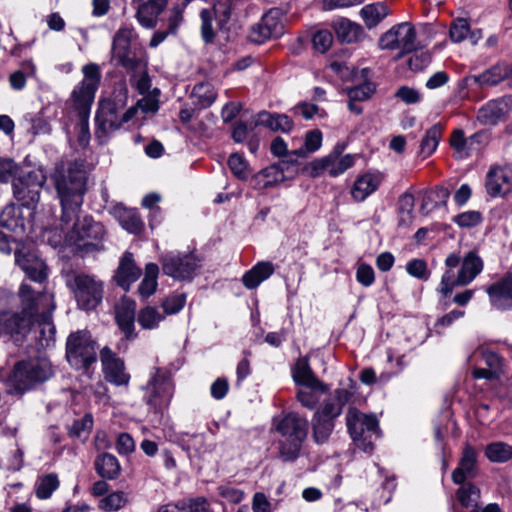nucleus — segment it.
Masks as SVG:
<instances>
[{
	"label": "nucleus",
	"mask_w": 512,
	"mask_h": 512,
	"mask_svg": "<svg viewBox=\"0 0 512 512\" xmlns=\"http://www.w3.org/2000/svg\"><path fill=\"white\" fill-rule=\"evenodd\" d=\"M141 275V269L134 262L133 255L126 252L120 261L115 280L119 286L128 290L130 285L138 280Z\"/></svg>",
	"instance_id": "393cba45"
},
{
	"label": "nucleus",
	"mask_w": 512,
	"mask_h": 512,
	"mask_svg": "<svg viewBox=\"0 0 512 512\" xmlns=\"http://www.w3.org/2000/svg\"><path fill=\"white\" fill-rule=\"evenodd\" d=\"M449 197V191L445 188H437L434 191L427 193L420 207V210L424 214H428L434 208L438 206V201L445 203Z\"/></svg>",
	"instance_id": "8fccbe9b"
},
{
	"label": "nucleus",
	"mask_w": 512,
	"mask_h": 512,
	"mask_svg": "<svg viewBox=\"0 0 512 512\" xmlns=\"http://www.w3.org/2000/svg\"><path fill=\"white\" fill-rule=\"evenodd\" d=\"M124 106L125 103L121 99L119 101L107 99L100 102L95 130V138L99 144H106L109 136L136 114V108L124 111Z\"/></svg>",
	"instance_id": "0eeeda50"
},
{
	"label": "nucleus",
	"mask_w": 512,
	"mask_h": 512,
	"mask_svg": "<svg viewBox=\"0 0 512 512\" xmlns=\"http://www.w3.org/2000/svg\"><path fill=\"white\" fill-rule=\"evenodd\" d=\"M111 52L112 59L125 69L144 66L145 51L133 27H121L115 33Z\"/></svg>",
	"instance_id": "6e6552de"
},
{
	"label": "nucleus",
	"mask_w": 512,
	"mask_h": 512,
	"mask_svg": "<svg viewBox=\"0 0 512 512\" xmlns=\"http://www.w3.org/2000/svg\"><path fill=\"white\" fill-rule=\"evenodd\" d=\"M128 72L132 73L131 81L140 94H146L151 87V79L147 73V59H144L143 67H128Z\"/></svg>",
	"instance_id": "c03bdc74"
},
{
	"label": "nucleus",
	"mask_w": 512,
	"mask_h": 512,
	"mask_svg": "<svg viewBox=\"0 0 512 512\" xmlns=\"http://www.w3.org/2000/svg\"><path fill=\"white\" fill-rule=\"evenodd\" d=\"M105 378L115 385H125L129 375L124 372V363L107 347L100 352Z\"/></svg>",
	"instance_id": "aec40b11"
},
{
	"label": "nucleus",
	"mask_w": 512,
	"mask_h": 512,
	"mask_svg": "<svg viewBox=\"0 0 512 512\" xmlns=\"http://www.w3.org/2000/svg\"><path fill=\"white\" fill-rule=\"evenodd\" d=\"M128 503V496L122 491L110 493L99 501V508L105 512L122 509Z\"/></svg>",
	"instance_id": "09e8293b"
},
{
	"label": "nucleus",
	"mask_w": 512,
	"mask_h": 512,
	"mask_svg": "<svg viewBox=\"0 0 512 512\" xmlns=\"http://www.w3.org/2000/svg\"><path fill=\"white\" fill-rule=\"evenodd\" d=\"M185 303V293H173L162 301L161 307L166 315H174L183 309Z\"/></svg>",
	"instance_id": "864d4df0"
},
{
	"label": "nucleus",
	"mask_w": 512,
	"mask_h": 512,
	"mask_svg": "<svg viewBox=\"0 0 512 512\" xmlns=\"http://www.w3.org/2000/svg\"><path fill=\"white\" fill-rule=\"evenodd\" d=\"M356 279L365 287L371 286L375 281L373 268L366 263H360L357 267Z\"/></svg>",
	"instance_id": "0e129e2a"
},
{
	"label": "nucleus",
	"mask_w": 512,
	"mask_h": 512,
	"mask_svg": "<svg viewBox=\"0 0 512 512\" xmlns=\"http://www.w3.org/2000/svg\"><path fill=\"white\" fill-rule=\"evenodd\" d=\"M273 272L274 266L271 262L261 261L243 275L242 282L246 288L254 289L268 279Z\"/></svg>",
	"instance_id": "7c9ffc66"
},
{
	"label": "nucleus",
	"mask_w": 512,
	"mask_h": 512,
	"mask_svg": "<svg viewBox=\"0 0 512 512\" xmlns=\"http://www.w3.org/2000/svg\"><path fill=\"white\" fill-rule=\"evenodd\" d=\"M145 391V401L153 409L168 406L174 391L168 372L157 369L148 382Z\"/></svg>",
	"instance_id": "ddd939ff"
},
{
	"label": "nucleus",
	"mask_w": 512,
	"mask_h": 512,
	"mask_svg": "<svg viewBox=\"0 0 512 512\" xmlns=\"http://www.w3.org/2000/svg\"><path fill=\"white\" fill-rule=\"evenodd\" d=\"M137 320L143 329L153 330L159 327L164 315L156 307L146 306L139 310Z\"/></svg>",
	"instance_id": "79ce46f5"
},
{
	"label": "nucleus",
	"mask_w": 512,
	"mask_h": 512,
	"mask_svg": "<svg viewBox=\"0 0 512 512\" xmlns=\"http://www.w3.org/2000/svg\"><path fill=\"white\" fill-rule=\"evenodd\" d=\"M379 47L383 50L398 51V57L416 49V31L409 22H402L391 27L379 39Z\"/></svg>",
	"instance_id": "f8f14e48"
},
{
	"label": "nucleus",
	"mask_w": 512,
	"mask_h": 512,
	"mask_svg": "<svg viewBox=\"0 0 512 512\" xmlns=\"http://www.w3.org/2000/svg\"><path fill=\"white\" fill-rule=\"evenodd\" d=\"M333 27L337 38L344 43L357 42L363 36L362 27L348 19H340L336 21Z\"/></svg>",
	"instance_id": "f704fd0d"
},
{
	"label": "nucleus",
	"mask_w": 512,
	"mask_h": 512,
	"mask_svg": "<svg viewBox=\"0 0 512 512\" xmlns=\"http://www.w3.org/2000/svg\"><path fill=\"white\" fill-rule=\"evenodd\" d=\"M84 75L81 83L72 91V114L75 116L74 131L79 145L85 147L90 140L89 114L95 92L100 82V70L96 64H87L82 68Z\"/></svg>",
	"instance_id": "7ed1b4c3"
},
{
	"label": "nucleus",
	"mask_w": 512,
	"mask_h": 512,
	"mask_svg": "<svg viewBox=\"0 0 512 512\" xmlns=\"http://www.w3.org/2000/svg\"><path fill=\"white\" fill-rule=\"evenodd\" d=\"M346 425L357 447L364 452H371L374 448V441L380 437L376 416L364 414L356 408H350L346 415Z\"/></svg>",
	"instance_id": "1a4fd4ad"
},
{
	"label": "nucleus",
	"mask_w": 512,
	"mask_h": 512,
	"mask_svg": "<svg viewBox=\"0 0 512 512\" xmlns=\"http://www.w3.org/2000/svg\"><path fill=\"white\" fill-rule=\"evenodd\" d=\"M312 427L315 441L318 443H323L330 436L334 428V423L332 419L315 413L312 420Z\"/></svg>",
	"instance_id": "a18cd8bd"
},
{
	"label": "nucleus",
	"mask_w": 512,
	"mask_h": 512,
	"mask_svg": "<svg viewBox=\"0 0 512 512\" xmlns=\"http://www.w3.org/2000/svg\"><path fill=\"white\" fill-rule=\"evenodd\" d=\"M192 95L197 99L198 104L203 108L212 105L217 97L213 86L208 83L197 84L193 88Z\"/></svg>",
	"instance_id": "3c124183"
},
{
	"label": "nucleus",
	"mask_w": 512,
	"mask_h": 512,
	"mask_svg": "<svg viewBox=\"0 0 512 512\" xmlns=\"http://www.w3.org/2000/svg\"><path fill=\"white\" fill-rule=\"evenodd\" d=\"M512 108V100L507 97L491 100L482 106L477 119L484 125H494L503 120Z\"/></svg>",
	"instance_id": "6ab92c4d"
},
{
	"label": "nucleus",
	"mask_w": 512,
	"mask_h": 512,
	"mask_svg": "<svg viewBox=\"0 0 512 512\" xmlns=\"http://www.w3.org/2000/svg\"><path fill=\"white\" fill-rule=\"evenodd\" d=\"M457 497L463 506L476 508L480 498V490L473 484H467L459 488Z\"/></svg>",
	"instance_id": "603ef678"
},
{
	"label": "nucleus",
	"mask_w": 512,
	"mask_h": 512,
	"mask_svg": "<svg viewBox=\"0 0 512 512\" xmlns=\"http://www.w3.org/2000/svg\"><path fill=\"white\" fill-rule=\"evenodd\" d=\"M283 24L280 12L277 9L270 10L251 28L250 39L252 42L261 44L265 41L282 35Z\"/></svg>",
	"instance_id": "2eb2a0df"
},
{
	"label": "nucleus",
	"mask_w": 512,
	"mask_h": 512,
	"mask_svg": "<svg viewBox=\"0 0 512 512\" xmlns=\"http://www.w3.org/2000/svg\"><path fill=\"white\" fill-rule=\"evenodd\" d=\"M486 190L490 196H503L512 190V169L493 167L487 173Z\"/></svg>",
	"instance_id": "a211bd4d"
},
{
	"label": "nucleus",
	"mask_w": 512,
	"mask_h": 512,
	"mask_svg": "<svg viewBox=\"0 0 512 512\" xmlns=\"http://www.w3.org/2000/svg\"><path fill=\"white\" fill-rule=\"evenodd\" d=\"M274 430L281 435L278 440L279 454L284 461L295 460L308 432V422L296 413L273 419Z\"/></svg>",
	"instance_id": "39448f33"
},
{
	"label": "nucleus",
	"mask_w": 512,
	"mask_h": 512,
	"mask_svg": "<svg viewBox=\"0 0 512 512\" xmlns=\"http://www.w3.org/2000/svg\"><path fill=\"white\" fill-rule=\"evenodd\" d=\"M253 512H272V504L262 492H256L252 499Z\"/></svg>",
	"instance_id": "774afa93"
},
{
	"label": "nucleus",
	"mask_w": 512,
	"mask_h": 512,
	"mask_svg": "<svg viewBox=\"0 0 512 512\" xmlns=\"http://www.w3.org/2000/svg\"><path fill=\"white\" fill-rule=\"evenodd\" d=\"M508 71L509 69L507 65L497 64L473 78L480 86H494L506 79Z\"/></svg>",
	"instance_id": "c9c22d12"
},
{
	"label": "nucleus",
	"mask_w": 512,
	"mask_h": 512,
	"mask_svg": "<svg viewBox=\"0 0 512 512\" xmlns=\"http://www.w3.org/2000/svg\"><path fill=\"white\" fill-rule=\"evenodd\" d=\"M93 427V417L91 414H86L81 419H77L69 428V434L72 437L87 438L88 434Z\"/></svg>",
	"instance_id": "5fc2aeb1"
},
{
	"label": "nucleus",
	"mask_w": 512,
	"mask_h": 512,
	"mask_svg": "<svg viewBox=\"0 0 512 512\" xmlns=\"http://www.w3.org/2000/svg\"><path fill=\"white\" fill-rule=\"evenodd\" d=\"M18 311L0 314V333H21L29 330L40 314L50 313L54 308L53 296L36 291L31 285L22 283L18 289Z\"/></svg>",
	"instance_id": "f03ea898"
},
{
	"label": "nucleus",
	"mask_w": 512,
	"mask_h": 512,
	"mask_svg": "<svg viewBox=\"0 0 512 512\" xmlns=\"http://www.w3.org/2000/svg\"><path fill=\"white\" fill-rule=\"evenodd\" d=\"M360 14L368 28H373L378 25L388 14V7L382 3L377 2L364 6Z\"/></svg>",
	"instance_id": "58836bf2"
},
{
	"label": "nucleus",
	"mask_w": 512,
	"mask_h": 512,
	"mask_svg": "<svg viewBox=\"0 0 512 512\" xmlns=\"http://www.w3.org/2000/svg\"><path fill=\"white\" fill-rule=\"evenodd\" d=\"M312 42L318 52L325 53L333 43V36L328 30H320L313 35Z\"/></svg>",
	"instance_id": "052dcab7"
},
{
	"label": "nucleus",
	"mask_w": 512,
	"mask_h": 512,
	"mask_svg": "<svg viewBox=\"0 0 512 512\" xmlns=\"http://www.w3.org/2000/svg\"><path fill=\"white\" fill-rule=\"evenodd\" d=\"M166 5L167 0H148L141 4L136 12V18L140 25L148 29L155 27L157 18Z\"/></svg>",
	"instance_id": "bb28decb"
},
{
	"label": "nucleus",
	"mask_w": 512,
	"mask_h": 512,
	"mask_svg": "<svg viewBox=\"0 0 512 512\" xmlns=\"http://www.w3.org/2000/svg\"><path fill=\"white\" fill-rule=\"evenodd\" d=\"M59 481L56 475L49 474L41 479L37 486L36 495L40 499L49 498L53 491L57 489Z\"/></svg>",
	"instance_id": "4d7b16f0"
},
{
	"label": "nucleus",
	"mask_w": 512,
	"mask_h": 512,
	"mask_svg": "<svg viewBox=\"0 0 512 512\" xmlns=\"http://www.w3.org/2000/svg\"><path fill=\"white\" fill-rule=\"evenodd\" d=\"M326 158L329 160L328 173L332 177L343 174L346 170L351 168L355 162V156L351 154L340 155L336 150L330 153Z\"/></svg>",
	"instance_id": "e433bc0d"
},
{
	"label": "nucleus",
	"mask_w": 512,
	"mask_h": 512,
	"mask_svg": "<svg viewBox=\"0 0 512 512\" xmlns=\"http://www.w3.org/2000/svg\"><path fill=\"white\" fill-rule=\"evenodd\" d=\"M17 265L33 281L41 283L47 277V267L35 252L19 250L15 253Z\"/></svg>",
	"instance_id": "f3484780"
},
{
	"label": "nucleus",
	"mask_w": 512,
	"mask_h": 512,
	"mask_svg": "<svg viewBox=\"0 0 512 512\" xmlns=\"http://www.w3.org/2000/svg\"><path fill=\"white\" fill-rule=\"evenodd\" d=\"M51 375V364L45 358L18 362L6 379L7 393L23 394L35 384L49 379Z\"/></svg>",
	"instance_id": "423d86ee"
},
{
	"label": "nucleus",
	"mask_w": 512,
	"mask_h": 512,
	"mask_svg": "<svg viewBox=\"0 0 512 512\" xmlns=\"http://www.w3.org/2000/svg\"><path fill=\"white\" fill-rule=\"evenodd\" d=\"M0 226L15 234H22L25 229L22 209L13 204L7 205L0 213Z\"/></svg>",
	"instance_id": "c85d7f7f"
},
{
	"label": "nucleus",
	"mask_w": 512,
	"mask_h": 512,
	"mask_svg": "<svg viewBox=\"0 0 512 512\" xmlns=\"http://www.w3.org/2000/svg\"><path fill=\"white\" fill-rule=\"evenodd\" d=\"M161 263L164 274L178 280L191 278L199 267L198 260L192 253L169 252L163 255Z\"/></svg>",
	"instance_id": "4468645a"
},
{
	"label": "nucleus",
	"mask_w": 512,
	"mask_h": 512,
	"mask_svg": "<svg viewBox=\"0 0 512 512\" xmlns=\"http://www.w3.org/2000/svg\"><path fill=\"white\" fill-rule=\"evenodd\" d=\"M374 92V87L370 83H365L348 90V97L351 101H363L368 99Z\"/></svg>",
	"instance_id": "69168bd1"
},
{
	"label": "nucleus",
	"mask_w": 512,
	"mask_h": 512,
	"mask_svg": "<svg viewBox=\"0 0 512 512\" xmlns=\"http://www.w3.org/2000/svg\"><path fill=\"white\" fill-rule=\"evenodd\" d=\"M256 126H264L274 132H290L294 123L290 117L285 114L270 113L267 111H261L255 118Z\"/></svg>",
	"instance_id": "a878e982"
},
{
	"label": "nucleus",
	"mask_w": 512,
	"mask_h": 512,
	"mask_svg": "<svg viewBox=\"0 0 512 512\" xmlns=\"http://www.w3.org/2000/svg\"><path fill=\"white\" fill-rule=\"evenodd\" d=\"M218 493L222 498L233 504L240 503L245 497L244 491L226 485L219 486Z\"/></svg>",
	"instance_id": "338daca9"
},
{
	"label": "nucleus",
	"mask_w": 512,
	"mask_h": 512,
	"mask_svg": "<svg viewBox=\"0 0 512 512\" xmlns=\"http://www.w3.org/2000/svg\"><path fill=\"white\" fill-rule=\"evenodd\" d=\"M492 306L498 310L512 309V273L487 288Z\"/></svg>",
	"instance_id": "4be33fe9"
},
{
	"label": "nucleus",
	"mask_w": 512,
	"mask_h": 512,
	"mask_svg": "<svg viewBox=\"0 0 512 512\" xmlns=\"http://www.w3.org/2000/svg\"><path fill=\"white\" fill-rule=\"evenodd\" d=\"M469 23L464 18H458L453 21L450 27L449 35L453 42H462L469 34Z\"/></svg>",
	"instance_id": "13d9d810"
},
{
	"label": "nucleus",
	"mask_w": 512,
	"mask_h": 512,
	"mask_svg": "<svg viewBox=\"0 0 512 512\" xmlns=\"http://www.w3.org/2000/svg\"><path fill=\"white\" fill-rule=\"evenodd\" d=\"M415 200L412 194L404 193L399 199V210L401 213L400 224L408 226L412 222V212Z\"/></svg>",
	"instance_id": "6e6d98bb"
},
{
	"label": "nucleus",
	"mask_w": 512,
	"mask_h": 512,
	"mask_svg": "<svg viewBox=\"0 0 512 512\" xmlns=\"http://www.w3.org/2000/svg\"><path fill=\"white\" fill-rule=\"evenodd\" d=\"M228 166L239 179H246L248 177V164L240 154L234 153L230 155Z\"/></svg>",
	"instance_id": "bf43d9fd"
},
{
	"label": "nucleus",
	"mask_w": 512,
	"mask_h": 512,
	"mask_svg": "<svg viewBox=\"0 0 512 512\" xmlns=\"http://www.w3.org/2000/svg\"><path fill=\"white\" fill-rule=\"evenodd\" d=\"M113 214L128 232L137 234L142 231L144 224L135 210L119 205L113 209Z\"/></svg>",
	"instance_id": "72a5a7b5"
},
{
	"label": "nucleus",
	"mask_w": 512,
	"mask_h": 512,
	"mask_svg": "<svg viewBox=\"0 0 512 512\" xmlns=\"http://www.w3.org/2000/svg\"><path fill=\"white\" fill-rule=\"evenodd\" d=\"M448 268L442 275L438 287L444 296L451 294L455 287L469 285L483 270V261L476 252H468L461 261L458 254L452 253L445 259Z\"/></svg>",
	"instance_id": "20e7f679"
},
{
	"label": "nucleus",
	"mask_w": 512,
	"mask_h": 512,
	"mask_svg": "<svg viewBox=\"0 0 512 512\" xmlns=\"http://www.w3.org/2000/svg\"><path fill=\"white\" fill-rule=\"evenodd\" d=\"M97 346L90 333L85 330L69 335L66 342V358L75 369H87L96 361Z\"/></svg>",
	"instance_id": "9b49d317"
},
{
	"label": "nucleus",
	"mask_w": 512,
	"mask_h": 512,
	"mask_svg": "<svg viewBox=\"0 0 512 512\" xmlns=\"http://www.w3.org/2000/svg\"><path fill=\"white\" fill-rule=\"evenodd\" d=\"M135 308V301L127 297H122L115 306V318L117 324L128 339L136 337L134 325Z\"/></svg>",
	"instance_id": "412c9836"
},
{
	"label": "nucleus",
	"mask_w": 512,
	"mask_h": 512,
	"mask_svg": "<svg viewBox=\"0 0 512 512\" xmlns=\"http://www.w3.org/2000/svg\"><path fill=\"white\" fill-rule=\"evenodd\" d=\"M380 182L381 177L377 174L365 173L359 176L351 189L353 199L358 202L364 201L377 190Z\"/></svg>",
	"instance_id": "cd10ccee"
},
{
	"label": "nucleus",
	"mask_w": 512,
	"mask_h": 512,
	"mask_svg": "<svg viewBox=\"0 0 512 512\" xmlns=\"http://www.w3.org/2000/svg\"><path fill=\"white\" fill-rule=\"evenodd\" d=\"M282 166L283 164H272L258 172L253 178L255 188L265 190L295 177V173L283 174Z\"/></svg>",
	"instance_id": "b1692460"
},
{
	"label": "nucleus",
	"mask_w": 512,
	"mask_h": 512,
	"mask_svg": "<svg viewBox=\"0 0 512 512\" xmlns=\"http://www.w3.org/2000/svg\"><path fill=\"white\" fill-rule=\"evenodd\" d=\"M66 285L72 291L78 307L82 310L95 309L103 299V283L95 276L73 273L67 277Z\"/></svg>",
	"instance_id": "9d476101"
},
{
	"label": "nucleus",
	"mask_w": 512,
	"mask_h": 512,
	"mask_svg": "<svg viewBox=\"0 0 512 512\" xmlns=\"http://www.w3.org/2000/svg\"><path fill=\"white\" fill-rule=\"evenodd\" d=\"M86 174L81 164L70 163L57 169L55 186L62 206L61 235L53 244L76 246L83 250H96L105 235L104 226L90 216L79 217L85 192Z\"/></svg>",
	"instance_id": "f257e3e1"
},
{
	"label": "nucleus",
	"mask_w": 512,
	"mask_h": 512,
	"mask_svg": "<svg viewBox=\"0 0 512 512\" xmlns=\"http://www.w3.org/2000/svg\"><path fill=\"white\" fill-rule=\"evenodd\" d=\"M230 17L229 7L219 2L212 7L202 9L200 12L201 34L205 42H211L215 36L214 22L222 26Z\"/></svg>",
	"instance_id": "dca6fc26"
},
{
	"label": "nucleus",
	"mask_w": 512,
	"mask_h": 512,
	"mask_svg": "<svg viewBox=\"0 0 512 512\" xmlns=\"http://www.w3.org/2000/svg\"><path fill=\"white\" fill-rule=\"evenodd\" d=\"M159 268L154 263H148L145 267V276L141 281L138 291L141 297H150L157 288V277Z\"/></svg>",
	"instance_id": "37998d69"
},
{
	"label": "nucleus",
	"mask_w": 512,
	"mask_h": 512,
	"mask_svg": "<svg viewBox=\"0 0 512 512\" xmlns=\"http://www.w3.org/2000/svg\"><path fill=\"white\" fill-rule=\"evenodd\" d=\"M326 390L327 388L323 383L321 388H306L303 386L298 390L297 399L304 407L313 409L319 402L320 396L325 393Z\"/></svg>",
	"instance_id": "de8ad7c7"
},
{
	"label": "nucleus",
	"mask_w": 512,
	"mask_h": 512,
	"mask_svg": "<svg viewBox=\"0 0 512 512\" xmlns=\"http://www.w3.org/2000/svg\"><path fill=\"white\" fill-rule=\"evenodd\" d=\"M485 455L492 462H506L512 459V446L504 442H494L486 447Z\"/></svg>",
	"instance_id": "49530a36"
},
{
	"label": "nucleus",
	"mask_w": 512,
	"mask_h": 512,
	"mask_svg": "<svg viewBox=\"0 0 512 512\" xmlns=\"http://www.w3.org/2000/svg\"><path fill=\"white\" fill-rule=\"evenodd\" d=\"M476 463L477 453L475 449L466 445L459 465L452 472V480L455 484H462L467 478H474L476 476Z\"/></svg>",
	"instance_id": "5701e85b"
},
{
	"label": "nucleus",
	"mask_w": 512,
	"mask_h": 512,
	"mask_svg": "<svg viewBox=\"0 0 512 512\" xmlns=\"http://www.w3.org/2000/svg\"><path fill=\"white\" fill-rule=\"evenodd\" d=\"M322 145V133L318 129L308 131L305 135L304 145L299 149L290 152V156L305 158L308 154L320 149Z\"/></svg>",
	"instance_id": "ea45409f"
},
{
	"label": "nucleus",
	"mask_w": 512,
	"mask_h": 512,
	"mask_svg": "<svg viewBox=\"0 0 512 512\" xmlns=\"http://www.w3.org/2000/svg\"><path fill=\"white\" fill-rule=\"evenodd\" d=\"M350 397L351 393L348 390L336 389L333 399L325 402L322 409L317 411L316 414L334 420L341 414L343 406L349 401Z\"/></svg>",
	"instance_id": "473e14b6"
},
{
	"label": "nucleus",
	"mask_w": 512,
	"mask_h": 512,
	"mask_svg": "<svg viewBox=\"0 0 512 512\" xmlns=\"http://www.w3.org/2000/svg\"><path fill=\"white\" fill-rule=\"evenodd\" d=\"M292 376L296 384L301 387H322V382L312 372L307 358L297 360L292 371Z\"/></svg>",
	"instance_id": "c756f323"
},
{
	"label": "nucleus",
	"mask_w": 512,
	"mask_h": 512,
	"mask_svg": "<svg viewBox=\"0 0 512 512\" xmlns=\"http://www.w3.org/2000/svg\"><path fill=\"white\" fill-rule=\"evenodd\" d=\"M482 220L481 213L478 211H466L454 218V221L463 228H471L478 225Z\"/></svg>",
	"instance_id": "e2e57ef3"
},
{
	"label": "nucleus",
	"mask_w": 512,
	"mask_h": 512,
	"mask_svg": "<svg viewBox=\"0 0 512 512\" xmlns=\"http://www.w3.org/2000/svg\"><path fill=\"white\" fill-rule=\"evenodd\" d=\"M42 185V180L35 184H28L22 179L13 182V193L17 200L21 201L23 205L29 206L39 200V191Z\"/></svg>",
	"instance_id": "2f4dec72"
},
{
	"label": "nucleus",
	"mask_w": 512,
	"mask_h": 512,
	"mask_svg": "<svg viewBox=\"0 0 512 512\" xmlns=\"http://www.w3.org/2000/svg\"><path fill=\"white\" fill-rule=\"evenodd\" d=\"M442 132L443 127L440 124H435L426 131V134L420 144V154L424 158L435 152L441 139Z\"/></svg>",
	"instance_id": "a19ab883"
},
{
	"label": "nucleus",
	"mask_w": 512,
	"mask_h": 512,
	"mask_svg": "<svg viewBox=\"0 0 512 512\" xmlns=\"http://www.w3.org/2000/svg\"><path fill=\"white\" fill-rule=\"evenodd\" d=\"M450 145L455 150L458 158H464L468 156L467 142L462 130H455L450 138Z\"/></svg>",
	"instance_id": "680f3d73"
},
{
	"label": "nucleus",
	"mask_w": 512,
	"mask_h": 512,
	"mask_svg": "<svg viewBox=\"0 0 512 512\" xmlns=\"http://www.w3.org/2000/svg\"><path fill=\"white\" fill-rule=\"evenodd\" d=\"M97 473L107 479H115L120 474V464L117 458L112 454H103L95 461Z\"/></svg>",
	"instance_id": "4c0bfd02"
}]
</instances>
